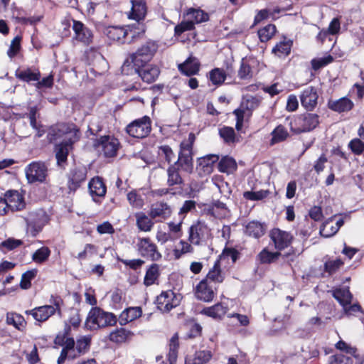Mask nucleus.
Wrapping results in <instances>:
<instances>
[{"label": "nucleus", "mask_w": 364, "mask_h": 364, "mask_svg": "<svg viewBox=\"0 0 364 364\" xmlns=\"http://www.w3.org/2000/svg\"><path fill=\"white\" fill-rule=\"evenodd\" d=\"M116 316L109 312L104 311L99 307L90 309L85 321V326L88 330H97L116 323Z\"/></svg>", "instance_id": "f257e3e1"}, {"label": "nucleus", "mask_w": 364, "mask_h": 364, "mask_svg": "<svg viewBox=\"0 0 364 364\" xmlns=\"http://www.w3.org/2000/svg\"><path fill=\"white\" fill-rule=\"evenodd\" d=\"M49 302L50 304L36 307L32 310L27 311L26 314H31L35 320L39 322L47 321L55 313L61 316V307L63 305V301L61 297L52 295Z\"/></svg>", "instance_id": "f03ea898"}, {"label": "nucleus", "mask_w": 364, "mask_h": 364, "mask_svg": "<svg viewBox=\"0 0 364 364\" xmlns=\"http://www.w3.org/2000/svg\"><path fill=\"white\" fill-rule=\"evenodd\" d=\"M157 45L152 41L146 42L135 53H133L129 58H127L122 66V72L124 74L129 75V66L139 65L143 60L140 58H144V60H149L157 50Z\"/></svg>", "instance_id": "7ed1b4c3"}, {"label": "nucleus", "mask_w": 364, "mask_h": 364, "mask_svg": "<svg viewBox=\"0 0 364 364\" xmlns=\"http://www.w3.org/2000/svg\"><path fill=\"white\" fill-rule=\"evenodd\" d=\"M194 141L195 136L191 133L188 138L181 142L178 159L174 164L176 167H181L188 173H191L193 167L192 148Z\"/></svg>", "instance_id": "20e7f679"}, {"label": "nucleus", "mask_w": 364, "mask_h": 364, "mask_svg": "<svg viewBox=\"0 0 364 364\" xmlns=\"http://www.w3.org/2000/svg\"><path fill=\"white\" fill-rule=\"evenodd\" d=\"M318 118V115L314 113L298 115L290 124L291 130L295 134L310 132L319 124Z\"/></svg>", "instance_id": "39448f33"}, {"label": "nucleus", "mask_w": 364, "mask_h": 364, "mask_svg": "<svg viewBox=\"0 0 364 364\" xmlns=\"http://www.w3.org/2000/svg\"><path fill=\"white\" fill-rule=\"evenodd\" d=\"M53 134L56 138H63V141L73 145L80 138V130L74 124H59L53 129Z\"/></svg>", "instance_id": "423d86ee"}, {"label": "nucleus", "mask_w": 364, "mask_h": 364, "mask_svg": "<svg viewBox=\"0 0 364 364\" xmlns=\"http://www.w3.org/2000/svg\"><path fill=\"white\" fill-rule=\"evenodd\" d=\"M211 235L210 229L202 221L193 224L188 230V241L194 245H200L205 242Z\"/></svg>", "instance_id": "0eeeda50"}, {"label": "nucleus", "mask_w": 364, "mask_h": 364, "mask_svg": "<svg viewBox=\"0 0 364 364\" xmlns=\"http://www.w3.org/2000/svg\"><path fill=\"white\" fill-rule=\"evenodd\" d=\"M151 130V122L149 117L144 116L136 119L126 128L129 135L135 138H144L149 134Z\"/></svg>", "instance_id": "6e6552de"}, {"label": "nucleus", "mask_w": 364, "mask_h": 364, "mask_svg": "<svg viewBox=\"0 0 364 364\" xmlns=\"http://www.w3.org/2000/svg\"><path fill=\"white\" fill-rule=\"evenodd\" d=\"M132 8L128 13V18L135 20L137 23L134 28L137 30V34L144 33L145 31L144 25L139 22L142 21L146 14V5L144 0H131Z\"/></svg>", "instance_id": "1a4fd4ad"}, {"label": "nucleus", "mask_w": 364, "mask_h": 364, "mask_svg": "<svg viewBox=\"0 0 364 364\" xmlns=\"http://www.w3.org/2000/svg\"><path fill=\"white\" fill-rule=\"evenodd\" d=\"M181 296L169 290L162 291L157 297L156 304L157 308L164 313L169 312L172 309L178 306L181 302Z\"/></svg>", "instance_id": "9d476101"}, {"label": "nucleus", "mask_w": 364, "mask_h": 364, "mask_svg": "<svg viewBox=\"0 0 364 364\" xmlns=\"http://www.w3.org/2000/svg\"><path fill=\"white\" fill-rule=\"evenodd\" d=\"M105 33L110 40L120 43H124L127 41L126 38L129 34L131 35L132 38H134L136 35H138L137 30H136L134 25L128 26L126 28L109 26L105 29Z\"/></svg>", "instance_id": "9b49d317"}, {"label": "nucleus", "mask_w": 364, "mask_h": 364, "mask_svg": "<svg viewBox=\"0 0 364 364\" xmlns=\"http://www.w3.org/2000/svg\"><path fill=\"white\" fill-rule=\"evenodd\" d=\"M261 102V97L257 96L247 95L242 100L241 109H236L234 113L236 115V129L240 130L242 127L245 110L252 112L257 108Z\"/></svg>", "instance_id": "f8f14e48"}, {"label": "nucleus", "mask_w": 364, "mask_h": 364, "mask_svg": "<svg viewBox=\"0 0 364 364\" xmlns=\"http://www.w3.org/2000/svg\"><path fill=\"white\" fill-rule=\"evenodd\" d=\"M137 248L141 256L152 261H158L162 257L158 250L156 245L149 237L139 238Z\"/></svg>", "instance_id": "ddd939ff"}, {"label": "nucleus", "mask_w": 364, "mask_h": 364, "mask_svg": "<svg viewBox=\"0 0 364 364\" xmlns=\"http://www.w3.org/2000/svg\"><path fill=\"white\" fill-rule=\"evenodd\" d=\"M139 65L129 66V74L135 73L139 76L143 81L151 83L154 82L159 75L160 71L157 66L153 65H146L141 68H137Z\"/></svg>", "instance_id": "4468645a"}, {"label": "nucleus", "mask_w": 364, "mask_h": 364, "mask_svg": "<svg viewBox=\"0 0 364 364\" xmlns=\"http://www.w3.org/2000/svg\"><path fill=\"white\" fill-rule=\"evenodd\" d=\"M26 176L29 183L43 182L47 176V167L43 162H33L26 168Z\"/></svg>", "instance_id": "2eb2a0df"}, {"label": "nucleus", "mask_w": 364, "mask_h": 364, "mask_svg": "<svg viewBox=\"0 0 364 364\" xmlns=\"http://www.w3.org/2000/svg\"><path fill=\"white\" fill-rule=\"evenodd\" d=\"M95 146L101 150L106 157H112L116 155L119 148V141L117 139L109 136L100 138Z\"/></svg>", "instance_id": "dca6fc26"}, {"label": "nucleus", "mask_w": 364, "mask_h": 364, "mask_svg": "<svg viewBox=\"0 0 364 364\" xmlns=\"http://www.w3.org/2000/svg\"><path fill=\"white\" fill-rule=\"evenodd\" d=\"M270 237L274 244L275 248L278 250H282L287 247L291 244L293 238L290 233L279 228H274L270 232Z\"/></svg>", "instance_id": "f3484780"}, {"label": "nucleus", "mask_w": 364, "mask_h": 364, "mask_svg": "<svg viewBox=\"0 0 364 364\" xmlns=\"http://www.w3.org/2000/svg\"><path fill=\"white\" fill-rule=\"evenodd\" d=\"M301 105L306 110L312 111L317 105L318 95L314 87H308L304 89L300 96Z\"/></svg>", "instance_id": "a211bd4d"}, {"label": "nucleus", "mask_w": 364, "mask_h": 364, "mask_svg": "<svg viewBox=\"0 0 364 364\" xmlns=\"http://www.w3.org/2000/svg\"><path fill=\"white\" fill-rule=\"evenodd\" d=\"M5 200L9 210L12 212L23 210L26 206L23 197L17 191H8L5 193Z\"/></svg>", "instance_id": "6ab92c4d"}, {"label": "nucleus", "mask_w": 364, "mask_h": 364, "mask_svg": "<svg viewBox=\"0 0 364 364\" xmlns=\"http://www.w3.org/2000/svg\"><path fill=\"white\" fill-rule=\"evenodd\" d=\"M172 210L166 203L157 202L151 205L149 215L152 218L155 219L160 218L161 219H166L171 215Z\"/></svg>", "instance_id": "aec40b11"}, {"label": "nucleus", "mask_w": 364, "mask_h": 364, "mask_svg": "<svg viewBox=\"0 0 364 364\" xmlns=\"http://www.w3.org/2000/svg\"><path fill=\"white\" fill-rule=\"evenodd\" d=\"M88 190L93 200L95 197L102 198L107 192V187L102 178L95 176L88 183Z\"/></svg>", "instance_id": "412c9836"}, {"label": "nucleus", "mask_w": 364, "mask_h": 364, "mask_svg": "<svg viewBox=\"0 0 364 364\" xmlns=\"http://www.w3.org/2000/svg\"><path fill=\"white\" fill-rule=\"evenodd\" d=\"M343 220L339 219L334 222V218L332 217L323 223L320 228V234L324 237H330L334 235L343 225Z\"/></svg>", "instance_id": "4be33fe9"}, {"label": "nucleus", "mask_w": 364, "mask_h": 364, "mask_svg": "<svg viewBox=\"0 0 364 364\" xmlns=\"http://www.w3.org/2000/svg\"><path fill=\"white\" fill-rule=\"evenodd\" d=\"M195 294L197 299L205 302L212 301L214 297L213 287L207 280H202L199 282L196 286Z\"/></svg>", "instance_id": "5701e85b"}, {"label": "nucleus", "mask_w": 364, "mask_h": 364, "mask_svg": "<svg viewBox=\"0 0 364 364\" xmlns=\"http://www.w3.org/2000/svg\"><path fill=\"white\" fill-rule=\"evenodd\" d=\"M73 29L75 31L77 40L85 44H89L92 41L93 37L92 31L80 21L74 20Z\"/></svg>", "instance_id": "b1692460"}, {"label": "nucleus", "mask_w": 364, "mask_h": 364, "mask_svg": "<svg viewBox=\"0 0 364 364\" xmlns=\"http://www.w3.org/2000/svg\"><path fill=\"white\" fill-rule=\"evenodd\" d=\"M25 220L27 225L26 231L28 234L35 237L41 231L43 223L38 215L33 213H29L28 216L25 218Z\"/></svg>", "instance_id": "393cba45"}, {"label": "nucleus", "mask_w": 364, "mask_h": 364, "mask_svg": "<svg viewBox=\"0 0 364 364\" xmlns=\"http://www.w3.org/2000/svg\"><path fill=\"white\" fill-rule=\"evenodd\" d=\"M219 160V156L210 154L198 159V170L204 175H208L213 171V165Z\"/></svg>", "instance_id": "a878e982"}, {"label": "nucleus", "mask_w": 364, "mask_h": 364, "mask_svg": "<svg viewBox=\"0 0 364 364\" xmlns=\"http://www.w3.org/2000/svg\"><path fill=\"white\" fill-rule=\"evenodd\" d=\"M86 170L84 168H75L70 172L68 187L75 191L86 178Z\"/></svg>", "instance_id": "bb28decb"}, {"label": "nucleus", "mask_w": 364, "mask_h": 364, "mask_svg": "<svg viewBox=\"0 0 364 364\" xmlns=\"http://www.w3.org/2000/svg\"><path fill=\"white\" fill-rule=\"evenodd\" d=\"M72 149L73 145H70L69 143H66L63 141L55 145V158L59 166H62L66 162L68 156Z\"/></svg>", "instance_id": "cd10ccee"}, {"label": "nucleus", "mask_w": 364, "mask_h": 364, "mask_svg": "<svg viewBox=\"0 0 364 364\" xmlns=\"http://www.w3.org/2000/svg\"><path fill=\"white\" fill-rule=\"evenodd\" d=\"M228 309L222 303H218L214 306L204 308L201 311V314L211 317L214 319H220L227 313Z\"/></svg>", "instance_id": "c85d7f7f"}, {"label": "nucleus", "mask_w": 364, "mask_h": 364, "mask_svg": "<svg viewBox=\"0 0 364 364\" xmlns=\"http://www.w3.org/2000/svg\"><path fill=\"white\" fill-rule=\"evenodd\" d=\"M329 109L337 112H343L350 110L353 102L347 97H341L337 100H331L328 103Z\"/></svg>", "instance_id": "c756f323"}, {"label": "nucleus", "mask_w": 364, "mask_h": 364, "mask_svg": "<svg viewBox=\"0 0 364 364\" xmlns=\"http://www.w3.org/2000/svg\"><path fill=\"white\" fill-rule=\"evenodd\" d=\"M142 311L140 307H131L124 310L119 315V322L120 325H126L141 316Z\"/></svg>", "instance_id": "7c9ffc66"}, {"label": "nucleus", "mask_w": 364, "mask_h": 364, "mask_svg": "<svg viewBox=\"0 0 364 364\" xmlns=\"http://www.w3.org/2000/svg\"><path fill=\"white\" fill-rule=\"evenodd\" d=\"M136 225L139 230L143 232H150L154 225L152 218L143 212L136 213L135 215Z\"/></svg>", "instance_id": "2f4dec72"}, {"label": "nucleus", "mask_w": 364, "mask_h": 364, "mask_svg": "<svg viewBox=\"0 0 364 364\" xmlns=\"http://www.w3.org/2000/svg\"><path fill=\"white\" fill-rule=\"evenodd\" d=\"M178 69L187 76L195 75L199 70V62L196 58L190 57L183 63L178 65Z\"/></svg>", "instance_id": "473e14b6"}, {"label": "nucleus", "mask_w": 364, "mask_h": 364, "mask_svg": "<svg viewBox=\"0 0 364 364\" xmlns=\"http://www.w3.org/2000/svg\"><path fill=\"white\" fill-rule=\"evenodd\" d=\"M265 229L264 224L253 220L247 224L245 233L250 237L259 238L264 234Z\"/></svg>", "instance_id": "72a5a7b5"}, {"label": "nucleus", "mask_w": 364, "mask_h": 364, "mask_svg": "<svg viewBox=\"0 0 364 364\" xmlns=\"http://www.w3.org/2000/svg\"><path fill=\"white\" fill-rule=\"evenodd\" d=\"M132 332L123 328H118L110 333L109 339L115 343H123L132 338Z\"/></svg>", "instance_id": "f704fd0d"}, {"label": "nucleus", "mask_w": 364, "mask_h": 364, "mask_svg": "<svg viewBox=\"0 0 364 364\" xmlns=\"http://www.w3.org/2000/svg\"><path fill=\"white\" fill-rule=\"evenodd\" d=\"M55 343L63 346L62 350H65L67 353H76L75 342L73 338L58 335L55 338Z\"/></svg>", "instance_id": "c9c22d12"}, {"label": "nucleus", "mask_w": 364, "mask_h": 364, "mask_svg": "<svg viewBox=\"0 0 364 364\" xmlns=\"http://www.w3.org/2000/svg\"><path fill=\"white\" fill-rule=\"evenodd\" d=\"M333 296L343 308H346L351 303L352 295L348 288L335 289Z\"/></svg>", "instance_id": "e433bc0d"}, {"label": "nucleus", "mask_w": 364, "mask_h": 364, "mask_svg": "<svg viewBox=\"0 0 364 364\" xmlns=\"http://www.w3.org/2000/svg\"><path fill=\"white\" fill-rule=\"evenodd\" d=\"M186 16L189 21L193 22V25L205 22L209 18L208 14L200 9H189L186 12Z\"/></svg>", "instance_id": "4c0bfd02"}, {"label": "nucleus", "mask_w": 364, "mask_h": 364, "mask_svg": "<svg viewBox=\"0 0 364 364\" xmlns=\"http://www.w3.org/2000/svg\"><path fill=\"white\" fill-rule=\"evenodd\" d=\"M90 336H82L77 338L75 343V353L77 357L87 352L90 349Z\"/></svg>", "instance_id": "58836bf2"}, {"label": "nucleus", "mask_w": 364, "mask_h": 364, "mask_svg": "<svg viewBox=\"0 0 364 364\" xmlns=\"http://www.w3.org/2000/svg\"><path fill=\"white\" fill-rule=\"evenodd\" d=\"M205 280L213 282L221 283L224 280V275L221 272L220 267V261L217 260L214 266L210 269Z\"/></svg>", "instance_id": "ea45409f"}, {"label": "nucleus", "mask_w": 364, "mask_h": 364, "mask_svg": "<svg viewBox=\"0 0 364 364\" xmlns=\"http://www.w3.org/2000/svg\"><path fill=\"white\" fill-rule=\"evenodd\" d=\"M237 168V164L235 161L230 157L223 158L218 164V169L220 172L226 173H232Z\"/></svg>", "instance_id": "a19ab883"}, {"label": "nucleus", "mask_w": 364, "mask_h": 364, "mask_svg": "<svg viewBox=\"0 0 364 364\" xmlns=\"http://www.w3.org/2000/svg\"><path fill=\"white\" fill-rule=\"evenodd\" d=\"M291 42L283 41L278 43L272 49V53L279 58L286 57L290 53Z\"/></svg>", "instance_id": "79ce46f5"}, {"label": "nucleus", "mask_w": 364, "mask_h": 364, "mask_svg": "<svg viewBox=\"0 0 364 364\" xmlns=\"http://www.w3.org/2000/svg\"><path fill=\"white\" fill-rule=\"evenodd\" d=\"M159 276V266L157 264H152L146 272L144 277V284L146 286H151Z\"/></svg>", "instance_id": "37998d69"}, {"label": "nucleus", "mask_w": 364, "mask_h": 364, "mask_svg": "<svg viewBox=\"0 0 364 364\" xmlns=\"http://www.w3.org/2000/svg\"><path fill=\"white\" fill-rule=\"evenodd\" d=\"M6 323L13 325L16 328L22 331L26 326L24 318L16 313H9L6 316Z\"/></svg>", "instance_id": "c03bdc74"}, {"label": "nucleus", "mask_w": 364, "mask_h": 364, "mask_svg": "<svg viewBox=\"0 0 364 364\" xmlns=\"http://www.w3.org/2000/svg\"><path fill=\"white\" fill-rule=\"evenodd\" d=\"M16 76L17 78L29 82L31 81H38L40 80L41 74L39 72L34 73L31 69L23 70H16Z\"/></svg>", "instance_id": "a18cd8bd"}, {"label": "nucleus", "mask_w": 364, "mask_h": 364, "mask_svg": "<svg viewBox=\"0 0 364 364\" xmlns=\"http://www.w3.org/2000/svg\"><path fill=\"white\" fill-rule=\"evenodd\" d=\"M272 135L271 142L276 144L285 140L288 137L289 133L284 126L279 125L272 131Z\"/></svg>", "instance_id": "49530a36"}, {"label": "nucleus", "mask_w": 364, "mask_h": 364, "mask_svg": "<svg viewBox=\"0 0 364 364\" xmlns=\"http://www.w3.org/2000/svg\"><path fill=\"white\" fill-rule=\"evenodd\" d=\"M182 178L178 173V167L171 165L168 169V186L179 185L182 183Z\"/></svg>", "instance_id": "de8ad7c7"}, {"label": "nucleus", "mask_w": 364, "mask_h": 364, "mask_svg": "<svg viewBox=\"0 0 364 364\" xmlns=\"http://www.w3.org/2000/svg\"><path fill=\"white\" fill-rule=\"evenodd\" d=\"M276 26L269 24L258 31V36L262 42H267L272 38L276 33Z\"/></svg>", "instance_id": "09e8293b"}, {"label": "nucleus", "mask_w": 364, "mask_h": 364, "mask_svg": "<svg viewBox=\"0 0 364 364\" xmlns=\"http://www.w3.org/2000/svg\"><path fill=\"white\" fill-rule=\"evenodd\" d=\"M209 78L213 85H221L226 79V73L223 69L215 68L210 72Z\"/></svg>", "instance_id": "8fccbe9b"}, {"label": "nucleus", "mask_w": 364, "mask_h": 364, "mask_svg": "<svg viewBox=\"0 0 364 364\" xmlns=\"http://www.w3.org/2000/svg\"><path fill=\"white\" fill-rule=\"evenodd\" d=\"M50 255V250L47 247H42L37 250L33 255H32V259L36 263H43L46 262L48 257Z\"/></svg>", "instance_id": "3c124183"}, {"label": "nucleus", "mask_w": 364, "mask_h": 364, "mask_svg": "<svg viewBox=\"0 0 364 364\" xmlns=\"http://www.w3.org/2000/svg\"><path fill=\"white\" fill-rule=\"evenodd\" d=\"M24 11L19 8L14 6L12 8V16L16 18L19 22L24 23H29L31 24L35 23L40 21V18H25L23 16Z\"/></svg>", "instance_id": "603ef678"}, {"label": "nucleus", "mask_w": 364, "mask_h": 364, "mask_svg": "<svg viewBox=\"0 0 364 364\" xmlns=\"http://www.w3.org/2000/svg\"><path fill=\"white\" fill-rule=\"evenodd\" d=\"M127 200L129 204L135 208H141L144 205V199L136 191L127 193Z\"/></svg>", "instance_id": "864d4df0"}, {"label": "nucleus", "mask_w": 364, "mask_h": 364, "mask_svg": "<svg viewBox=\"0 0 364 364\" xmlns=\"http://www.w3.org/2000/svg\"><path fill=\"white\" fill-rule=\"evenodd\" d=\"M37 274L36 269H32L24 272L21 276L20 287L23 289H28L31 287V280Z\"/></svg>", "instance_id": "5fc2aeb1"}, {"label": "nucleus", "mask_w": 364, "mask_h": 364, "mask_svg": "<svg viewBox=\"0 0 364 364\" xmlns=\"http://www.w3.org/2000/svg\"><path fill=\"white\" fill-rule=\"evenodd\" d=\"M343 264L341 259H329L325 263V271L329 274L336 272Z\"/></svg>", "instance_id": "6e6d98bb"}, {"label": "nucleus", "mask_w": 364, "mask_h": 364, "mask_svg": "<svg viewBox=\"0 0 364 364\" xmlns=\"http://www.w3.org/2000/svg\"><path fill=\"white\" fill-rule=\"evenodd\" d=\"M280 253L277 252H271L264 249L258 255L259 259L262 263H271L279 257Z\"/></svg>", "instance_id": "4d7b16f0"}, {"label": "nucleus", "mask_w": 364, "mask_h": 364, "mask_svg": "<svg viewBox=\"0 0 364 364\" xmlns=\"http://www.w3.org/2000/svg\"><path fill=\"white\" fill-rule=\"evenodd\" d=\"M182 223L183 219H181L177 223L171 221L167 223L169 233H171V235L173 234L175 238H178L182 236Z\"/></svg>", "instance_id": "13d9d810"}, {"label": "nucleus", "mask_w": 364, "mask_h": 364, "mask_svg": "<svg viewBox=\"0 0 364 364\" xmlns=\"http://www.w3.org/2000/svg\"><path fill=\"white\" fill-rule=\"evenodd\" d=\"M212 358V354L209 350H200L195 353L193 364H205Z\"/></svg>", "instance_id": "bf43d9fd"}, {"label": "nucleus", "mask_w": 364, "mask_h": 364, "mask_svg": "<svg viewBox=\"0 0 364 364\" xmlns=\"http://www.w3.org/2000/svg\"><path fill=\"white\" fill-rule=\"evenodd\" d=\"M221 138L227 143H232L235 141V134L233 128L230 127H224L219 130Z\"/></svg>", "instance_id": "052dcab7"}, {"label": "nucleus", "mask_w": 364, "mask_h": 364, "mask_svg": "<svg viewBox=\"0 0 364 364\" xmlns=\"http://www.w3.org/2000/svg\"><path fill=\"white\" fill-rule=\"evenodd\" d=\"M98 247L92 244H86L82 252H79L77 258L79 259H85L88 256H91L97 253Z\"/></svg>", "instance_id": "680f3d73"}, {"label": "nucleus", "mask_w": 364, "mask_h": 364, "mask_svg": "<svg viewBox=\"0 0 364 364\" xmlns=\"http://www.w3.org/2000/svg\"><path fill=\"white\" fill-rule=\"evenodd\" d=\"M238 76L241 79H248L252 76L250 65L244 59L241 61L240 68L238 70Z\"/></svg>", "instance_id": "e2e57ef3"}, {"label": "nucleus", "mask_w": 364, "mask_h": 364, "mask_svg": "<svg viewBox=\"0 0 364 364\" xmlns=\"http://www.w3.org/2000/svg\"><path fill=\"white\" fill-rule=\"evenodd\" d=\"M237 255L238 252L232 248H226L223 250L218 260L220 262L223 260L228 261L230 259L232 263H235L237 259Z\"/></svg>", "instance_id": "0e129e2a"}, {"label": "nucleus", "mask_w": 364, "mask_h": 364, "mask_svg": "<svg viewBox=\"0 0 364 364\" xmlns=\"http://www.w3.org/2000/svg\"><path fill=\"white\" fill-rule=\"evenodd\" d=\"M328 364H353V359L343 354H336L330 358Z\"/></svg>", "instance_id": "69168bd1"}, {"label": "nucleus", "mask_w": 364, "mask_h": 364, "mask_svg": "<svg viewBox=\"0 0 364 364\" xmlns=\"http://www.w3.org/2000/svg\"><path fill=\"white\" fill-rule=\"evenodd\" d=\"M333 58L331 55H328L323 58H316L311 60V65L314 70H316L321 68L331 63Z\"/></svg>", "instance_id": "338daca9"}, {"label": "nucleus", "mask_w": 364, "mask_h": 364, "mask_svg": "<svg viewBox=\"0 0 364 364\" xmlns=\"http://www.w3.org/2000/svg\"><path fill=\"white\" fill-rule=\"evenodd\" d=\"M351 151L355 154H361L364 151V142L360 139H354L348 144Z\"/></svg>", "instance_id": "774afa93"}]
</instances>
